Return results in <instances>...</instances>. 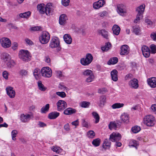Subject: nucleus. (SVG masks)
<instances>
[{
	"label": "nucleus",
	"instance_id": "nucleus-5",
	"mask_svg": "<svg viewBox=\"0 0 156 156\" xmlns=\"http://www.w3.org/2000/svg\"><path fill=\"white\" fill-rule=\"evenodd\" d=\"M50 40V35L47 31L43 32L42 34L39 37V40L42 44H46L48 43Z\"/></svg>",
	"mask_w": 156,
	"mask_h": 156
},
{
	"label": "nucleus",
	"instance_id": "nucleus-11",
	"mask_svg": "<svg viewBox=\"0 0 156 156\" xmlns=\"http://www.w3.org/2000/svg\"><path fill=\"white\" fill-rule=\"evenodd\" d=\"M121 138V135L119 133H113L110 136L109 140L112 142L119 141Z\"/></svg>",
	"mask_w": 156,
	"mask_h": 156
},
{
	"label": "nucleus",
	"instance_id": "nucleus-2",
	"mask_svg": "<svg viewBox=\"0 0 156 156\" xmlns=\"http://www.w3.org/2000/svg\"><path fill=\"white\" fill-rule=\"evenodd\" d=\"M144 123L148 126H152L155 124V119L154 117L151 115L146 116L144 119Z\"/></svg>",
	"mask_w": 156,
	"mask_h": 156
},
{
	"label": "nucleus",
	"instance_id": "nucleus-57",
	"mask_svg": "<svg viewBox=\"0 0 156 156\" xmlns=\"http://www.w3.org/2000/svg\"><path fill=\"white\" fill-rule=\"evenodd\" d=\"M143 17V15L139 14L137 13L136 15V18L134 20V22L135 23H137L138 21L141 19Z\"/></svg>",
	"mask_w": 156,
	"mask_h": 156
},
{
	"label": "nucleus",
	"instance_id": "nucleus-8",
	"mask_svg": "<svg viewBox=\"0 0 156 156\" xmlns=\"http://www.w3.org/2000/svg\"><path fill=\"white\" fill-rule=\"evenodd\" d=\"M59 45V39L57 37H53L51 40L49 44V47L53 48L58 47Z\"/></svg>",
	"mask_w": 156,
	"mask_h": 156
},
{
	"label": "nucleus",
	"instance_id": "nucleus-33",
	"mask_svg": "<svg viewBox=\"0 0 156 156\" xmlns=\"http://www.w3.org/2000/svg\"><path fill=\"white\" fill-rule=\"evenodd\" d=\"M118 58L116 57H113L111 58L108 62V65H114L117 63Z\"/></svg>",
	"mask_w": 156,
	"mask_h": 156
},
{
	"label": "nucleus",
	"instance_id": "nucleus-45",
	"mask_svg": "<svg viewBox=\"0 0 156 156\" xmlns=\"http://www.w3.org/2000/svg\"><path fill=\"white\" fill-rule=\"evenodd\" d=\"M101 142V140L98 138L94 139L92 142V144L95 147L98 146Z\"/></svg>",
	"mask_w": 156,
	"mask_h": 156
},
{
	"label": "nucleus",
	"instance_id": "nucleus-41",
	"mask_svg": "<svg viewBox=\"0 0 156 156\" xmlns=\"http://www.w3.org/2000/svg\"><path fill=\"white\" fill-rule=\"evenodd\" d=\"M124 106V104L123 103H117L112 105V107L113 109H115L122 107Z\"/></svg>",
	"mask_w": 156,
	"mask_h": 156
},
{
	"label": "nucleus",
	"instance_id": "nucleus-3",
	"mask_svg": "<svg viewBox=\"0 0 156 156\" xmlns=\"http://www.w3.org/2000/svg\"><path fill=\"white\" fill-rule=\"evenodd\" d=\"M93 58L91 54L87 53L86 55L85 58L81 59L80 62L81 64L84 66H88L92 62Z\"/></svg>",
	"mask_w": 156,
	"mask_h": 156
},
{
	"label": "nucleus",
	"instance_id": "nucleus-46",
	"mask_svg": "<svg viewBox=\"0 0 156 156\" xmlns=\"http://www.w3.org/2000/svg\"><path fill=\"white\" fill-rule=\"evenodd\" d=\"M108 126L109 128L111 130L113 129H116L117 128L116 124L115 122H111Z\"/></svg>",
	"mask_w": 156,
	"mask_h": 156
},
{
	"label": "nucleus",
	"instance_id": "nucleus-54",
	"mask_svg": "<svg viewBox=\"0 0 156 156\" xmlns=\"http://www.w3.org/2000/svg\"><path fill=\"white\" fill-rule=\"evenodd\" d=\"M41 27L40 26H35L30 28V30L31 31H37L40 30Z\"/></svg>",
	"mask_w": 156,
	"mask_h": 156
},
{
	"label": "nucleus",
	"instance_id": "nucleus-4",
	"mask_svg": "<svg viewBox=\"0 0 156 156\" xmlns=\"http://www.w3.org/2000/svg\"><path fill=\"white\" fill-rule=\"evenodd\" d=\"M41 73L43 76L49 78L52 75V71L49 67H44L41 69Z\"/></svg>",
	"mask_w": 156,
	"mask_h": 156
},
{
	"label": "nucleus",
	"instance_id": "nucleus-59",
	"mask_svg": "<svg viewBox=\"0 0 156 156\" xmlns=\"http://www.w3.org/2000/svg\"><path fill=\"white\" fill-rule=\"evenodd\" d=\"M28 72L26 70L23 69L20 71V74L22 76H25L27 75Z\"/></svg>",
	"mask_w": 156,
	"mask_h": 156
},
{
	"label": "nucleus",
	"instance_id": "nucleus-38",
	"mask_svg": "<svg viewBox=\"0 0 156 156\" xmlns=\"http://www.w3.org/2000/svg\"><path fill=\"white\" fill-rule=\"evenodd\" d=\"M92 115L94 119H95V123H98L99 121L100 117L97 112H92Z\"/></svg>",
	"mask_w": 156,
	"mask_h": 156
},
{
	"label": "nucleus",
	"instance_id": "nucleus-35",
	"mask_svg": "<svg viewBox=\"0 0 156 156\" xmlns=\"http://www.w3.org/2000/svg\"><path fill=\"white\" fill-rule=\"evenodd\" d=\"M111 46V43L109 42H108L106 43L104 46L101 47V49L103 51H107L110 48Z\"/></svg>",
	"mask_w": 156,
	"mask_h": 156
},
{
	"label": "nucleus",
	"instance_id": "nucleus-6",
	"mask_svg": "<svg viewBox=\"0 0 156 156\" xmlns=\"http://www.w3.org/2000/svg\"><path fill=\"white\" fill-rule=\"evenodd\" d=\"M117 11L120 15L123 16L127 13V7L124 4H118L117 5Z\"/></svg>",
	"mask_w": 156,
	"mask_h": 156
},
{
	"label": "nucleus",
	"instance_id": "nucleus-26",
	"mask_svg": "<svg viewBox=\"0 0 156 156\" xmlns=\"http://www.w3.org/2000/svg\"><path fill=\"white\" fill-rule=\"evenodd\" d=\"M117 73L118 72L116 69L112 70L111 72L112 79L114 81H116L118 80Z\"/></svg>",
	"mask_w": 156,
	"mask_h": 156
},
{
	"label": "nucleus",
	"instance_id": "nucleus-40",
	"mask_svg": "<svg viewBox=\"0 0 156 156\" xmlns=\"http://www.w3.org/2000/svg\"><path fill=\"white\" fill-rule=\"evenodd\" d=\"M50 105L49 104H47L45 106L42 107L41 109V112L42 113H45L47 112L49 109Z\"/></svg>",
	"mask_w": 156,
	"mask_h": 156
},
{
	"label": "nucleus",
	"instance_id": "nucleus-36",
	"mask_svg": "<svg viewBox=\"0 0 156 156\" xmlns=\"http://www.w3.org/2000/svg\"><path fill=\"white\" fill-rule=\"evenodd\" d=\"M2 58L3 60L5 62H6L8 60H9L11 59L9 55L5 53L2 54Z\"/></svg>",
	"mask_w": 156,
	"mask_h": 156
},
{
	"label": "nucleus",
	"instance_id": "nucleus-7",
	"mask_svg": "<svg viewBox=\"0 0 156 156\" xmlns=\"http://www.w3.org/2000/svg\"><path fill=\"white\" fill-rule=\"evenodd\" d=\"M0 42L2 46L5 48H9L11 45V41L7 37H3L0 40Z\"/></svg>",
	"mask_w": 156,
	"mask_h": 156
},
{
	"label": "nucleus",
	"instance_id": "nucleus-39",
	"mask_svg": "<svg viewBox=\"0 0 156 156\" xmlns=\"http://www.w3.org/2000/svg\"><path fill=\"white\" fill-rule=\"evenodd\" d=\"M6 64L8 67L9 68H11L14 66L15 65V62L13 60H11V58L9 60L6 61Z\"/></svg>",
	"mask_w": 156,
	"mask_h": 156
},
{
	"label": "nucleus",
	"instance_id": "nucleus-53",
	"mask_svg": "<svg viewBox=\"0 0 156 156\" xmlns=\"http://www.w3.org/2000/svg\"><path fill=\"white\" fill-rule=\"evenodd\" d=\"M90 104V103L89 102L84 101L82 102L81 106L82 107L86 108L88 107Z\"/></svg>",
	"mask_w": 156,
	"mask_h": 156
},
{
	"label": "nucleus",
	"instance_id": "nucleus-17",
	"mask_svg": "<svg viewBox=\"0 0 156 156\" xmlns=\"http://www.w3.org/2000/svg\"><path fill=\"white\" fill-rule=\"evenodd\" d=\"M6 90L7 94L11 98L14 97L15 95V92L13 90V88L11 87H6Z\"/></svg>",
	"mask_w": 156,
	"mask_h": 156
},
{
	"label": "nucleus",
	"instance_id": "nucleus-1",
	"mask_svg": "<svg viewBox=\"0 0 156 156\" xmlns=\"http://www.w3.org/2000/svg\"><path fill=\"white\" fill-rule=\"evenodd\" d=\"M19 58L23 61L28 62L30 60V53L27 50H20L19 53Z\"/></svg>",
	"mask_w": 156,
	"mask_h": 156
},
{
	"label": "nucleus",
	"instance_id": "nucleus-47",
	"mask_svg": "<svg viewBox=\"0 0 156 156\" xmlns=\"http://www.w3.org/2000/svg\"><path fill=\"white\" fill-rule=\"evenodd\" d=\"M133 30L134 32L136 35H138L140 32V27L138 26H134L133 27Z\"/></svg>",
	"mask_w": 156,
	"mask_h": 156
},
{
	"label": "nucleus",
	"instance_id": "nucleus-31",
	"mask_svg": "<svg viewBox=\"0 0 156 156\" xmlns=\"http://www.w3.org/2000/svg\"><path fill=\"white\" fill-rule=\"evenodd\" d=\"M33 74L36 79L37 80L41 76V71L39 69L36 68L34 71Z\"/></svg>",
	"mask_w": 156,
	"mask_h": 156
},
{
	"label": "nucleus",
	"instance_id": "nucleus-19",
	"mask_svg": "<svg viewBox=\"0 0 156 156\" xmlns=\"http://www.w3.org/2000/svg\"><path fill=\"white\" fill-rule=\"evenodd\" d=\"M30 115L28 114L25 115L22 114L20 115V118L21 121L23 122H28L30 119Z\"/></svg>",
	"mask_w": 156,
	"mask_h": 156
},
{
	"label": "nucleus",
	"instance_id": "nucleus-30",
	"mask_svg": "<svg viewBox=\"0 0 156 156\" xmlns=\"http://www.w3.org/2000/svg\"><path fill=\"white\" fill-rule=\"evenodd\" d=\"M106 98L104 96H102L100 97L99 98V101L98 102L99 106L101 107H103L105 102Z\"/></svg>",
	"mask_w": 156,
	"mask_h": 156
},
{
	"label": "nucleus",
	"instance_id": "nucleus-25",
	"mask_svg": "<svg viewBox=\"0 0 156 156\" xmlns=\"http://www.w3.org/2000/svg\"><path fill=\"white\" fill-rule=\"evenodd\" d=\"M145 5H141L139 6L136 9V11L137 12V14L143 15L144 11Z\"/></svg>",
	"mask_w": 156,
	"mask_h": 156
},
{
	"label": "nucleus",
	"instance_id": "nucleus-55",
	"mask_svg": "<svg viewBox=\"0 0 156 156\" xmlns=\"http://www.w3.org/2000/svg\"><path fill=\"white\" fill-rule=\"evenodd\" d=\"M55 73L57 77L59 78H61L64 77V76L63 75L62 72L60 71L56 70L55 71Z\"/></svg>",
	"mask_w": 156,
	"mask_h": 156
},
{
	"label": "nucleus",
	"instance_id": "nucleus-63",
	"mask_svg": "<svg viewBox=\"0 0 156 156\" xmlns=\"http://www.w3.org/2000/svg\"><path fill=\"white\" fill-rule=\"evenodd\" d=\"M106 91V89L105 88H102L98 89V92L101 94H104Z\"/></svg>",
	"mask_w": 156,
	"mask_h": 156
},
{
	"label": "nucleus",
	"instance_id": "nucleus-29",
	"mask_svg": "<svg viewBox=\"0 0 156 156\" xmlns=\"http://www.w3.org/2000/svg\"><path fill=\"white\" fill-rule=\"evenodd\" d=\"M112 30L114 34L118 35L120 32V28L118 25H114L112 27Z\"/></svg>",
	"mask_w": 156,
	"mask_h": 156
},
{
	"label": "nucleus",
	"instance_id": "nucleus-22",
	"mask_svg": "<svg viewBox=\"0 0 156 156\" xmlns=\"http://www.w3.org/2000/svg\"><path fill=\"white\" fill-rule=\"evenodd\" d=\"M37 10L41 14L46 13L45 9V5L44 4L41 3L38 4L37 6Z\"/></svg>",
	"mask_w": 156,
	"mask_h": 156
},
{
	"label": "nucleus",
	"instance_id": "nucleus-24",
	"mask_svg": "<svg viewBox=\"0 0 156 156\" xmlns=\"http://www.w3.org/2000/svg\"><path fill=\"white\" fill-rule=\"evenodd\" d=\"M52 4L51 3H48L45 7L46 14L48 15L50 14L51 12L52 11Z\"/></svg>",
	"mask_w": 156,
	"mask_h": 156
},
{
	"label": "nucleus",
	"instance_id": "nucleus-27",
	"mask_svg": "<svg viewBox=\"0 0 156 156\" xmlns=\"http://www.w3.org/2000/svg\"><path fill=\"white\" fill-rule=\"evenodd\" d=\"M63 38L65 41L68 44H70L72 43V39L70 36L67 34L64 35Z\"/></svg>",
	"mask_w": 156,
	"mask_h": 156
},
{
	"label": "nucleus",
	"instance_id": "nucleus-49",
	"mask_svg": "<svg viewBox=\"0 0 156 156\" xmlns=\"http://www.w3.org/2000/svg\"><path fill=\"white\" fill-rule=\"evenodd\" d=\"M17 133L18 132L16 130H13L12 131L11 135L12 137V139L13 140L15 141L16 140V136Z\"/></svg>",
	"mask_w": 156,
	"mask_h": 156
},
{
	"label": "nucleus",
	"instance_id": "nucleus-15",
	"mask_svg": "<svg viewBox=\"0 0 156 156\" xmlns=\"http://www.w3.org/2000/svg\"><path fill=\"white\" fill-rule=\"evenodd\" d=\"M120 118L121 121L124 123H128L129 122V115L126 113L124 112L122 114Z\"/></svg>",
	"mask_w": 156,
	"mask_h": 156
},
{
	"label": "nucleus",
	"instance_id": "nucleus-16",
	"mask_svg": "<svg viewBox=\"0 0 156 156\" xmlns=\"http://www.w3.org/2000/svg\"><path fill=\"white\" fill-rule=\"evenodd\" d=\"M105 4V2L104 0H99L98 1L94 3L93 7L95 9H98L102 7Z\"/></svg>",
	"mask_w": 156,
	"mask_h": 156
},
{
	"label": "nucleus",
	"instance_id": "nucleus-28",
	"mask_svg": "<svg viewBox=\"0 0 156 156\" xmlns=\"http://www.w3.org/2000/svg\"><path fill=\"white\" fill-rule=\"evenodd\" d=\"M30 12L28 11L23 13H20L19 14V16L20 18L27 19L30 16Z\"/></svg>",
	"mask_w": 156,
	"mask_h": 156
},
{
	"label": "nucleus",
	"instance_id": "nucleus-20",
	"mask_svg": "<svg viewBox=\"0 0 156 156\" xmlns=\"http://www.w3.org/2000/svg\"><path fill=\"white\" fill-rule=\"evenodd\" d=\"M111 143L108 139H105L103 143L102 147L105 150L109 149L111 147Z\"/></svg>",
	"mask_w": 156,
	"mask_h": 156
},
{
	"label": "nucleus",
	"instance_id": "nucleus-61",
	"mask_svg": "<svg viewBox=\"0 0 156 156\" xmlns=\"http://www.w3.org/2000/svg\"><path fill=\"white\" fill-rule=\"evenodd\" d=\"M82 124L83 127L86 128H88L89 126L88 122L86 121L84 119H82Z\"/></svg>",
	"mask_w": 156,
	"mask_h": 156
},
{
	"label": "nucleus",
	"instance_id": "nucleus-42",
	"mask_svg": "<svg viewBox=\"0 0 156 156\" xmlns=\"http://www.w3.org/2000/svg\"><path fill=\"white\" fill-rule=\"evenodd\" d=\"M37 84L39 89L40 90L42 91H45L46 90V88L44 87L41 81H38Z\"/></svg>",
	"mask_w": 156,
	"mask_h": 156
},
{
	"label": "nucleus",
	"instance_id": "nucleus-10",
	"mask_svg": "<svg viewBox=\"0 0 156 156\" xmlns=\"http://www.w3.org/2000/svg\"><path fill=\"white\" fill-rule=\"evenodd\" d=\"M130 52V48L127 45H122L120 48V54L121 55H126Z\"/></svg>",
	"mask_w": 156,
	"mask_h": 156
},
{
	"label": "nucleus",
	"instance_id": "nucleus-51",
	"mask_svg": "<svg viewBox=\"0 0 156 156\" xmlns=\"http://www.w3.org/2000/svg\"><path fill=\"white\" fill-rule=\"evenodd\" d=\"M95 135V133L93 130H90L87 133V136L91 138H94Z\"/></svg>",
	"mask_w": 156,
	"mask_h": 156
},
{
	"label": "nucleus",
	"instance_id": "nucleus-32",
	"mask_svg": "<svg viewBox=\"0 0 156 156\" xmlns=\"http://www.w3.org/2000/svg\"><path fill=\"white\" fill-rule=\"evenodd\" d=\"M139 145V143L138 142L134 140H130L129 143V146L130 147H134L136 149H137V147Z\"/></svg>",
	"mask_w": 156,
	"mask_h": 156
},
{
	"label": "nucleus",
	"instance_id": "nucleus-48",
	"mask_svg": "<svg viewBox=\"0 0 156 156\" xmlns=\"http://www.w3.org/2000/svg\"><path fill=\"white\" fill-rule=\"evenodd\" d=\"M51 150L57 153H59L61 152L62 151V149L61 148L57 146H54L52 148Z\"/></svg>",
	"mask_w": 156,
	"mask_h": 156
},
{
	"label": "nucleus",
	"instance_id": "nucleus-52",
	"mask_svg": "<svg viewBox=\"0 0 156 156\" xmlns=\"http://www.w3.org/2000/svg\"><path fill=\"white\" fill-rule=\"evenodd\" d=\"M141 129L140 127L138 126H135L133 127L132 128V132L134 133H136L139 132Z\"/></svg>",
	"mask_w": 156,
	"mask_h": 156
},
{
	"label": "nucleus",
	"instance_id": "nucleus-56",
	"mask_svg": "<svg viewBox=\"0 0 156 156\" xmlns=\"http://www.w3.org/2000/svg\"><path fill=\"white\" fill-rule=\"evenodd\" d=\"M70 2V0H62V4L64 6L69 5Z\"/></svg>",
	"mask_w": 156,
	"mask_h": 156
},
{
	"label": "nucleus",
	"instance_id": "nucleus-34",
	"mask_svg": "<svg viewBox=\"0 0 156 156\" xmlns=\"http://www.w3.org/2000/svg\"><path fill=\"white\" fill-rule=\"evenodd\" d=\"M82 73L85 77H87V76H88L89 75H90L94 74L93 71L90 69L84 70L82 72Z\"/></svg>",
	"mask_w": 156,
	"mask_h": 156
},
{
	"label": "nucleus",
	"instance_id": "nucleus-12",
	"mask_svg": "<svg viewBox=\"0 0 156 156\" xmlns=\"http://www.w3.org/2000/svg\"><path fill=\"white\" fill-rule=\"evenodd\" d=\"M143 56L146 58L149 57L150 54V51L148 47L146 45H143L141 48Z\"/></svg>",
	"mask_w": 156,
	"mask_h": 156
},
{
	"label": "nucleus",
	"instance_id": "nucleus-37",
	"mask_svg": "<svg viewBox=\"0 0 156 156\" xmlns=\"http://www.w3.org/2000/svg\"><path fill=\"white\" fill-rule=\"evenodd\" d=\"M99 34H101L104 38H108V32L105 30H99L98 31Z\"/></svg>",
	"mask_w": 156,
	"mask_h": 156
},
{
	"label": "nucleus",
	"instance_id": "nucleus-13",
	"mask_svg": "<svg viewBox=\"0 0 156 156\" xmlns=\"http://www.w3.org/2000/svg\"><path fill=\"white\" fill-rule=\"evenodd\" d=\"M128 85L131 88L137 89L139 87L138 81L137 79L134 78L129 82Z\"/></svg>",
	"mask_w": 156,
	"mask_h": 156
},
{
	"label": "nucleus",
	"instance_id": "nucleus-43",
	"mask_svg": "<svg viewBox=\"0 0 156 156\" xmlns=\"http://www.w3.org/2000/svg\"><path fill=\"white\" fill-rule=\"evenodd\" d=\"M86 80V81L87 83H90L93 81L94 79V74L89 75L87 76Z\"/></svg>",
	"mask_w": 156,
	"mask_h": 156
},
{
	"label": "nucleus",
	"instance_id": "nucleus-58",
	"mask_svg": "<svg viewBox=\"0 0 156 156\" xmlns=\"http://www.w3.org/2000/svg\"><path fill=\"white\" fill-rule=\"evenodd\" d=\"M56 93L57 95L62 98L66 96V94L64 92H57Z\"/></svg>",
	"mask_w": 156,
	"mask_h": 156
},
{
	"label": "nucleus",
	"instance_id": "nucleus-18",
	"mask_svg": "<svg viewBox=\"0 0 156 156\" xmlns=\"http://www.w3.org/2000/svg\"><path fill=\"white\" fill-rule=\"evenodd\" d=\"M147 82L148 85L151 87H156V78L152 77L148 79Z\"/></svg>",
	"mask_w": 156,
	"mask_h": 156
},
{
	"label": "nucleus",
	"instance_id": "nucleus-44",
	"mask_svg": "<svg viewBox=\"0 0 156 156\" xmlns=\"http://www.w3.org/2000/svg\"><path fill=\"white\" fill-rule=\"evenodd\" d=\"M86 80V81L87 83H90L93 81L94 79V74L89 75L87 76Z\"/></svg>",
	"mask_w": 156,
	"mask_h": 156
},
{
	"label": "nucleus",
	"instance_id": "nucleus-9",
	"mask_svg": "<svg viewBox=\"0 0 156 156\" xmlns=\"http://www.w3.org/2000/svg\"><path fill=\"white\" fill-rule=\"evenodd\" d=\"M57 110L61 111L63 110L67 107L66 102L64 101L59 100L56 103Z\"/></svg>",
	"mask_w": 156,
	"mask_h": 156
},
{
	"label": "nucleus",
	"instance_id": "nucleus-21",
	"mask_svg": "<svg viewBox=\"0 0 156 156\" xmlns=\"http://www.w3.org/2000/svg\"><path fill=\"white\" fill-rule=\"evenodd\" d=\"M76 110L71 108H68L65 109L63 112V113L67 115H71L76 113Z\"/></svg>",
	"mask_w": 156,
	"mask_h": 156
},
{
	"label": "nucleus",
	"instance_id": "nucleus-50",
	"mask_svg": "<svg viewBox=\"0 0 156 156\" xmlns=\"http://www.w3.org/2000/svg\"><path fill=\"white\" fill-rule=\"evenodd\" d=\"M151 49L150 53L151 54H154L156 53V45L152 44L150 46Z\"/></svg>",
	"mask_w": 156,
	"mask_h": 156
},
{
	"label": "nucleus",
	"instance_id": "nucleus-23",
	"mask_svg": "<svg viewBox=\"0 0 156 156\" xmlns=\"http://www.w3.org/2000/svg\"><path fill=\"white\" fill-rule=\"evenodd\" d=\"M60 115L59 112L54 111L49 113L48 115V118L51 119H55L58 117Z\"/></svg>",
	"mask_w": 156,
	"mask_h": 156
},
{
	"label": "nucleus",
	"instance_id": "nucleus-64",
	"mask_svg": "<svg viewBox=\"0 0 156 156\" xmlns=\"http://www.w3.org/2000/svg\"><path fill=\"white\" fill-rule=\"evenodd\" d=\"M151 37L154 41H156V31L155 32H153L151 34Z\"/></svg>",
	"mask_w": 156,
	"mask_h": 156
},
{
	"label": "nucleus",
	"instance_id": "nucleus-60",
	"mask_svg": "<svg viewBox=\"0 0 156 156\" xmlns=\"http://www.w3.org/2000/svg\"><path fill=\"white\" fill-rule=\"evenodd\" d=\"M145 22L150 27L152 26L153 24V22L151 20H150L148 18L146 19L145 20Z\"/></svg>",
	"mask_w": 156,
	"mask_h": 156
},
{
	"label": "nucleus",
	"instance_id": "nucleus-62",
	"mask_svg": "<svg viewBox=\"0 0 156 156\" xmlns=\"http://www.w3.org/2000/svg\"><path fill=\"white\" fill-rule=\"evenodd\" d=\"M64 129L66 131H69L70 130L69 125L68 123H67L64 126Z\"/></svg>",
	"mask_w": 156,
	"mask_h": 156
},
{
	"label": "nucleus",
	"instance_id": "nucleus-14",
	"mask_svg": "<svg viewBox=\"0 0 156 156\" xmlns=\"http://www.w3.org/2000/svg\"><path fill=\"white\" fill-rule=\"evenodd\" d=\"M68 20L67 16L65 14H61L59 17V22L60 25H64L67 23Z\"/></svg>",
	"mask_w": 156,
	"mask_h": 156
}]
</instances>
